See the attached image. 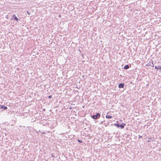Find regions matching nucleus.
I'll return each mask as SVG.
<instances>
[{
  "mask_svg": "<svg viewBox=\"0 0 161 161\" xmlns=\"http://www.w3.org/2000/svg\"><path fill=\"white\" fill-rule=\"evenodd\" d=\"M109 125V123L108 122H107V123H105V126H107L108 125Z\"/></svg>",
  "mask_w": 161,
  "mask_h": 161,
  "instance_id": "9b49d317",
  "label": "nucleus"
},
{
  "mask_svg": "<svg viewBox=\"0 0 161 161\" xmlns=\"http://www.w3.org/2000/svg\"><path fill=\"white\" fill-rule=\"evenodd\" d=\"M114 125L117 128L120 127L121 129H123L124 128V126L125 125V124L122 123V124H114Z\"/></svg>",
  "mask_w": 161,
  "mask_h": 161,
  "instance_id": "f03ea898",
  "label": "nucleus"
},
{
  "mask_svg": "<svg viewBox=\"0 0 161 161\" xmlns=\"http://www.w3.org/2000/svg\"><path fill=\"white\" fill-rule=\"evenodd\" d=\"M138 136H139V139H140V138H141L142 137V136H140L139 135Z\"/></svg>",
  "mask_w": 161,
  "mask_h": 161,
  "instance_id": "4468645a",
  "label": "nucleus"
},
{
  "mask_svg": "<svg viewBox=\"0 0 161 161\" xmlns=\"http://www.w3.org/2000/svg\"><path fill=\"white\" fill-rule=\"evenodd\" d=\"M52 97V95H49L48 96V98H51Z\"/></svg>",
  "mask_w": 161,
  "mask_h": 161,
  "instance_id": "ddd939ff",
  "label": "nucleus"
},
{
  "mask_svg": "<svg viewBox=\"0 0 161 161\" xmlns=\"http://www.w3.org/2000/svg\"><path fill=\"white\" fill-rule=\"evenodd\" d=\"M112 116L109 115L108 114H107L106 115V118L107 119H111L112 118Z\"/></svg>",
  "mask_w": 161,
  "mask_h": 161,
  "instance_id": "9d476101",
  "label": "nucleus"
},
{
  "mask_svg": "<svg viewBox=\"0 0 161 161\" xmlns=\"http://www.w3.org/2000/svg\"><path fill=\"white\" fill-rule=\"evenodd\" d=\"M77 141L80 143H81L82 142V141L80 140H78Z\"/></svg>",
  "mask_w": 161,
  "mask_h": 161,
  "instance_id": "f8f14e48",
  "label": "nucleus"
},
{
  "mask_svg": "<svg viewBox=\"0 0 161 161\" xmlns=\"http://www.w3.org/2000/svg\"><path fill=\"white\" fill-rule=\"evenodd\" d=\"M27 13H28V14H30V13H29L28 11H27Z\"/></svg>",
  "mask_w": 161,
  "mask_h": 161,
  "instance_id": "f3484780",
  "label": "nucleus"
},
{
  "mask_svg": "<svg viewBox=\"0 0 161 161\" xmlns=\"http://www.w3.org/2000/svg\"><path fill=\"white\" fill-rule=\"evenodd\" d=\"M125 84L123 83H121L119 84L118 87L119 88H124Z\"/></svg>",
  "mask_w": 161,
  "mask_h": 161,
  "instance_id": "423d86ee",
  "label": "nucleus"
},
{
  "mask_svg": "<svg viewBox=\"0 0 161 161\" xmlns=\"http://www.w3.org/2000/svg\"><path fill=\"white\" fill-rule=\"evenodd\" d=\"M91 116L93 119H98L100 117L101 115L99 113H97L96 114V115H91Z\"/></svg>",
  "mask_w": 161,
  "mask_h": 161,
  "instance_id": "f257e3e1",
  "label": "nucleus"
},
{
  "mask_svg": "<svg viewBox=\"0 0 161 161\" xmlns=\"http://www.w3.org/2000/svg\"><path fill=\"white\" fill-rule=\"evenodd\" d=\"M43 110L45 111V109H43Z\"/></svg>",
  "mask_w": 161,
  "mask_h": 161,
  "instance_id": "a211bd4d",
  "label": "nucleus"
},
{
  "mask_svg": "<svg viewBox=\"0 0 161 161\" xmlns=\"http://www.w3.org/2000/svg\"><path fill=\"white\" fill-rule=\"evenodd\" d=\"M129 68V66L127 64L124 66V69H128Z\"/></svg>",
  "mask_w": 161,
  "mask_h": 161,
  "instance_id": "1a4fd4ad",
  "label": "nucleus"
},
{
  "mask_svg": "<svg viewBox=\"0 0 161 161\" xmlns=\"http://www.w3.org/2000/svg\"><path fill=\"white\" fill-rule=\"evenodd\" d=\"M11 20H15L17 22H18L19 20H20L19 19L17 18L16 15L15 14H14L13 15L12 18L11 19Z\"/></svg>",
  "mask_w": 161,
  "mask_h": 161,
  "instance_id": "7ed1b4c3",
  "label": "nucleus"
},
{
  "mask_svg": "<svg viewBox=\"0 0 161 161\" xmlns=\"http://www.w3.org/2000/svg\"><path fill=\"white\" fill-rule=\"evenodd\" d=\"M155 68L157 70H160V72H161V66L160 65H158V66H155Z\"/></svg>",
  "mask_w": 161,
  "mask_h": 161,
  "instance_id": "0eeeda50",
  "label": "nucleus"
},
{
  "mask_svg": "<svg viewBox=\"0 0 161 161\" xmlns=\"http://www.w3.org/2000/svg\"><path fill=\"white\" fill-rule=\"evenodd\" d=\"M39 131L40 132H41V131L40 130H39Z\"/></svg>",
  "mask_w": 161,
  "mask_h": 161,
  "instance_id": "6ab92c4d",
  "label": "nucleus"
},
{
  "mask_svg": "<svg viewBox=\"0 0 161 161\" xmlns=\"http://www.w3.org/2000/svg\"><path fill=\"white\" fill-rule=\"evenodd\" d=\"M155 139L153 137H149L148 140H147V142H150L151 141L154 142L155 141Z\"/></svg>",
  "mask_w": 161,
  "mask_h": 161,
  "instance_id": "20e7f679",
  "label": "nucleus"
},
{
  "mask_svg": "<svg viewBox=\"0 0 161 161\" xmlns=\"http://www.w3.org/2000/svg\"><path fill=\"white\" fill-rule=\"evenodd\" d=\"M147 65L148 66H150L151 67H154V65L153 64V61L152 60V62L151 63L150 62H149L147 64Z\"/></svg>",
  "mask_w": 161,
  "mask_h": 161,
  "instance_id": "39448f33",
  "label": "nucleus"
},
{
  "mask_svg": "<svg viewBox=\"0 0 161 161\" xmlns=\"http://www.w3.org/2000/svg\"><path fill=\"white\" fill-rule=\"evenodd\" d=\"M1 108H2L3 110H6L7 109V107L6 106H4L3 105L0 106Z\"/></svg>",
  "mask_w": 161,
  "mask_h": 161,
  "instance_id": "6e6552de",
  "label": "nucleus"
},
{
  "mask_svg": "<svg viewBox=\"0 0 161 161\" xmlns=\"http://www.w3.org/2000/svg\"><path fill=\"white\" fill-rule=\"evenodd\" d=\"M41 133L42 134H45V133L44 132H41Z\"/></svg>",
  "mask_w": 161,
  "mask_h": 161,
  "instance_id": "dca6fc26",
  "label": "nucleus"
},
{
  "mask_svg": "<svg viewBox=\"0 0 161 161\" xmlns=\"http://www.w3.org/2000/svg\"><path fill=\"white\" fill-rule=\"evenodd\" d=\"M51 156H52V157H55V156L53 155V154H51Z\"/></svg>",
  "mask_w": 161,
  "mask_h": 161,
  "instance_id": "2eb2a0df",
  "label": "nucleus"
}]
</instances>
